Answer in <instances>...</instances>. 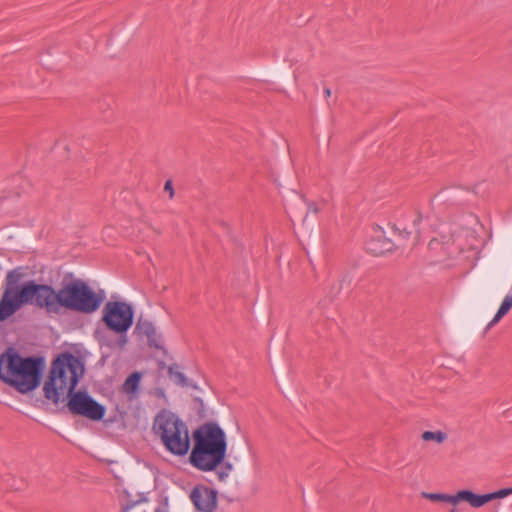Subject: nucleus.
Here are the masks:
<instances>
[{
	"label": "nucleus",
	"mask_w": 512,
	"mask_h": 512,
	"mask_svg": "<svg viewBox=\"0 0 512 512\" xmlns=\"http://www.w3.org/2000/svg\"><path fill=\"white\" fill-rule=\"evenodd\" d=\"M22 277L21 268L8 271L0 299V321L12 316L24 304L43 309L49 315H61L64 310L92 314L101 307L106 298L103 290L94 291L84 280L72 274L64 276L58 290L51 285L34 281H28L19 287Z\"/></svg>",
	"instance_id": "f257e3e1"
},
{
	"label": "nucleus",
	"mask_w": 512,
	"mask_h": 512,
	"mask_svg": "<svg viewBox=\"0 0 512 512\" xmlns=\"http://www.w3.org/2000/svg\"><path fill=\"white\" fill-rule=\"evenodd\" d=\"M42 358H23L9 349L0 356V379L21 394L36 389L40 384Z\"/></svg>",
	"instance_id": "f03ea898"
},
{
	"label": "nucleus",
	"mask_w": 512,
	"mask_h": 512,
	"mask_svg": "<svg viewBox=\"0 0 512 512\" xmlns=\"http://www.w3.org/2000/svg\"><path fill=\"white\" fill-rule=\"evenodd\" d=\"M83 374L84 365L78 357L70 353L59 355L53 360L44 383V397L53 404L64 401L61 395L73 392Z\"/></svg>",
	"instance_id": "7ed1b4c3"
},
{
	"label": "nucleus",
	"mask_w": 512,
	"mask_h": 512,
	"mask_svg": "<svg viewBox=\"0 0 512 512\" xmlns=\"http://www.w3.org/2000/svg\"><path fill=\"white\" fill-rule=\"evenodd\" d=\"M153 431L171 454L184 456L190 449L188 427L176 414L162 410L153 422Z\"/></svg>",
	"instance_id": "20e7f679"
},
{
	"label": "nucleus",
	"mask_w": 512,
	"mask_h": 512,
	"mask_svg": "<svg viewBox=\"0 0 512 512\" xmlns=\"http://www.w3.org/2000/svg\"><path fill=\"white\" fill-rule=\"evenodd\" d=\"M102 313V321L107 329L118 334L116 339L107 342V346L124 350L128 343L127 331L133 324L132 306L124 301H108Z\"/></svg>",
	"instance_id": "39448f33"
},
{
	"label": "nucleus",
	"mask_w": 512,
	"mask_h": 512,
	"mask_svg": "<svg viewBox=\"0 0 512 512\" xmlns=\"http://www.w3.org/2000/svg\"><path fill=\"white\" fill-rule=\"evenodd\" d=\"M66 407L72 415H79L93 421L101 420L105 415V407L95 401L85 391L68 393Z\"/></svg>",
	"instance_id": "423d86ee"
},
{
	"label": "nucleus",
	"mask_w": 512,
	"mask_h": 512,
	"mask_svg": "<svg viewBox=\"0 0 512 512\" xmlns=\"http://www.w3.org/2000/svg\"><path fill=\"white\" fill-rule=\"evenodd\" d=\"M194 446L226 452L227 442L223 429L215 422L202 424L193 432Z\"/></svg>",
	"instance_id": "0eeeda50"
},
{
	"label": "nucleus",
	"mask_w": 512,
	"mask_h": 512,
	"mask_svg": "<svg viewBox=\"0 0 512 512\" xmlns=\"http://www.w3.org/2000/svg\"><path fill=\"white\" fill-rule=\"evenodd\" d=\"M226 452L193 446L190 463L200 471H213L225 459Z\"/></svg>",
	"instance_id": "6e6552de"
},
{
	"label": "nucleus",
	"mask_w": 512,
	"mask_h": 512,
	"mask_svg": "<svg viewBox=\"0 0 512 512\" xmlns=\"http://www.w3.org/2000/svg\"><path fill=\"white\" fill-rule=\"evenodd\" d=\"M190 499L198 512H215L218 506L217 491L203 485L192 489Z\"/></svg>",
	"instance_id": "1a4fd4ad"
},
{
	"label": "nucleus",
	"mask_w": 512,
	"mask_h": 512,
	"mask_svg": "<svg viewBox=\"0 0 512 512\" xmlns=\"http://www.w3.org/2000/svg\"><path fill=\"white\" fill-rule=\"evenodd\" d=\"M134 334L139 337L147 338V344L150 348L158 350L163 349V340L161 334H159L154 324L148 319L140 316L134 327Z\"/></svg>",
	"instance_id": "9d476101"
},
{
	"label": "nucleus",
	"mask_w": 512,
	"mask_h": 512,
	"mask_svg": "<svg viewBox=\"0 0 512 512\" xmlns=\"http://www.w3.org/2000/svg\"><path fill=\"white\" fill-rule=\"evenodd\" d=\"M393 249V242L380 229L374 230L373 235L366 242V250L374 256H381Z\"/></svg>",
	"instance_id": "9b49d317"
},
{
	"label": "nucleus",
	"mask_w": 512,
	"mask_h": 512,
	"mask_svg": "<svg viewBox=\"0 0 512 512\" xmlns=\"http://www.w3.org/2000/svg\"><path fill=\"white\" fill-rule=\"evenodd\" d=\"M421 497L432 502H444L457 505L461 501L469 503V490H459L454 495L445 493L422 492Z\"/></svg>",
	"instance_id": "f8f14e48"
},
{
	"label": "nucleus",
	"mask_w": 512,
	"mask_h": 512,
	"mask_svg": "<svg viewBox=\"0 0 512 512\" xmlns=\"http://www.w3.org/2000/svg\"><path fill=\"white\" fill-rule=\"evenodd\" d=\"M511 494H512V488L500 489L493 493H488V494H484V495H478L469 490V504L474 508H479V507L484 506L485 504H487L488 502H490L492 500L504 498Z\"/></svg>",
	"instance_id": "ddd939ff"
},
{
	"label": "nucleus",
	"mask_w": 512,
	"mask_h": 512,
	"mask_svg": "<svg viewBox=\"0 0 512 512\" xmlns=\"http://www.w3.org/2000/svg\"><path fill=\"white\" fill-rule=\"evenodd\" d=\"M512 308V293L505 296L497 313L495 314L492 321L488 324V328L497 324Z\"/></svg>",
	"instance_id": "4468645a"
},
{
	"label": "nucleus",
	"mask_w": 512,
	"mask_h": 512,
	"mask_svg": "<svg viewBox=\"0 0 512 512\" xmlns=\"http://www.w3.org/2000/svg\"><path fill=\"white\" fill-rule=\"evenodd\" d=\"M140 382V374L138 372L132 373L124 382L123 388L127 393H133L136 391Z\"/></svg>",
	"instance_id": "2eb2a0df"
},
{
	"label": "nucleus",
	"mask_w": 512,
	"mask_h": 512,
	"mask_svg": "<svg viewBox=\"0 0 512 512\" xmlns=\"http://www.w3.org/2000/svg\"><path fill=\"white\" fill-rule=\"evenodd\" d=\"M421 437L424 441L443 443L447 439V434L442 431H424Z\"/></svg>",
	"instance_id": "dca6fc26"
},
{
	"label": "nucleus",
	"mask_w": 512,
	"mask_h": 512,
	"mask_svg": "<svg viewBox=\"0 0 512 512\" xmlns=\"http://www.w3.org/2000/svg\"><path fill=\"white\" fill-rule=\"evenodd\" d=\"M232 469H233L232 464L226 463L225 466L220 471L217 472L218 479L220 481H224L228 477V475L232 471Z\"/></svg>",
	"instance_id": "f3484780"
},
{
	"label": "nucleus",
	"mask_w": 512,
	"mask_h": 512,
	"mask_svg": "<svg viewBox=\"0 0 512 512\" xmlns=\"http://www.w3.org/2000/svg\"><path fill=\"white\" fill-rule=\"evenodd\" d=\"M169 373L173 374L179 381L181 385H186V377L182 372H173L172 368H169Z\"/></svg>",
	"instance_id": "a211bd4d"
},
{
	"label": "nucleus",
	"mask_w": 512,
	"mask_h": 512,
	"mask_svg": "<svg viewBox=\"0 0 512 512\" xmlns=\"http://www.w3.org/2000/svg\"><path fill=\"white\" fill-rule=\"evenodd\" d=\"M164 190L169 193V197L172 199L174 197V189L172 186V181L167 180L164 185Z\"/></svg>",
	"instance_id": "6ab92c4d"
},
{
	"label": "nucleus",
	"mask_w": 512,
	"mask_h": 512,
	"mask_svg": "<svg viewBox=\"0 0 512 512\" xmlns=\"http://www.w3.org/2000/svg\"><path fill=\"white\" fill-rule=\"evenodd\" d=\"M155 512H168V504L167 501H165L161 506H159Z\"/></svg>",
	"instance_id": "aec40b11"
},
{
	"label": "nucleus",
	"mask_w": 512,
	"mask_h": 512,
	"mask_svg": "<svg viewBox=\"0 0 512 512\" xmlns=\"http://www.w3.org/2000/svg\"><path fill=\"white\" fill-rule=\"evenodd\" d=\"M308 210L315 214L319 212V209L315 203H308Z\"/></svg>",
	"instance_id": "412c9836"
},
{
	"label": "nucleus",
	"mask_w": 512,
	"mask_h": 512,
	"mask_svg": "<svg viewBox=\"0 0 512 512\" xmlns=\"http://www.w3.org/2000/svg\"><path fill=\"white\" fill-rule=\"evenodd\" d=\"M324 94L326 97H329L331 95V90L329 88L324 89Z\"/></svg>",
	"instance_id": "4be33fe9"
},
{
	"label": "nucleus",
	"mask_w": 512,
	"mask_h": 512,
	"mask_svg": "<svg viewBox=\"0 0 512 512\" xmlns=\"http://www.w3.org/2000/svg\"><path fill=\"white\" fill-rule=\"evenodd\" d=\"M134 504H128L124 507L123 511H127L128 509L132 508Z\"/></svg>",
	"instance_id": "5701e85b"
},
{
	"label": "nucleus",
	"mask_w": 512,
	"mask_h": 512,
	"mask_svg": "<svg viewBox=\"0 0 512 512\" xmlns=\"http://www.w3.org/2000/svg\"><path fill=\"white\" fill-rule=\"evenodd\" d=\"M449 512H458L457 508L453 507L452 509L449 510Z\"/></svg>",
	"instance_id": "b1692460"
}]
</instances>
